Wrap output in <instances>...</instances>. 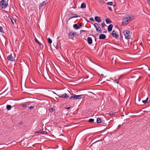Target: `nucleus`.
Masks as SVG:
<instances>
[{
	"mask_svg": "<svg viewBox=\"0 0 150 150\" xmlns=\"http://www.w3.org/2000/svg\"><path fill=\"white\" fill-rule=\"evenodd\" d=\"M54 109H55L54 108H50L49 109V111L50 112H52L54 111Z\"/></svg>",
	"mask_w": 150,
	"mask_h": 150,
	"instance_id": "c756f323",
	"label": "nucleus"
},
{
	"mask_svg": "<svg viewBox=\"0 0 150 150\" xmlns=\"http://www.w3.org/2000/svg\"><path fill=\"white\" fill-rule=\"evenodd\" d=\"M93 25L97 31H98L100 33H102L101 29L98 23H95L93 24Z\"/></svg>",
	"mask_w": 150,
	"mask_h": 150,
	"instance_id": "39448f33",
	"label": "nucleus"
},
{
	"mask_svg": "<svg viewBox=\"0 0 150 150\" xmlns=\"http://www.w3.org/2000/svg\"><path fill=\"white\" fill-rule=\"evenodd\" d=\"M99 2L100 4L102 5L104 4L105 3V2L103 0H99Z\"/></svg>",
	"mask_w": 150,
	"mask_h": 150,
	"instance_id": "a878e982",
	"label": "nucleus"
},
{
	"mask_svg": "<svg viewBox=\"0 0 150 150\" xmlns=\"http://www.w3.org/2000/svg\"><path fill=\"white\" fill-rule=\"evenodd\" d=\"M121 77V76H120V77H119L117 79L113 80L114 82L115 83H117V84H119V81H120V78Z\"/></svg>",
	"mask_w": 150,
	"mask_h": 150,
	"instance_id": "f3484780",
	"label": "nucleus"
},
{
	"mask_svg": "<svg viewBox=\"0 0 150 150\" xmlns=\"http://www.w3.org/2000/svg\"><path fill=\"white\" fill-rule=\"evenodd\" d=\"M96 121L98 123H101L102 121L100 118H98L97 119Z\"/></svg>",
	"mask_w": 150,
	"mask_h": 150,
	"instance_id": "412c9836",
	"label": "nucleus"
},
{
	"mask_svg": "<svg viewBox=\"0 0 150 150\" xmlns=\"http://www.w3.org/2000/svg\"><path fill=\"white\" fill-rule=\"evenodd\" d=\"M87 41L88 44H91L92 43V40L91 37H88Z\"/></svg>",
	"mask_w": 150,
	"mask_h": 150,
	"instance_id": "f8f14e48",
	"label": "nucleus"
},
{
	"mask_svg": "<svg viewBox=\"0 0 150 150\" xmlns=\"http://www.w3.org/2000/svg\"><path fill=\"white\" fill-rule=\"evenodd\" d=\"M89 20L91 21H93L94 19L93 18H89Z\"/></svg>",
	"mask_w": 150,
	"mask_h": 150,
	"instance_id": "ea45409f",
	"label": "nucleus"
},
{
	"mask_svg": "<svg viewBox=\"0 0 150 150\" xmlns=\"http://www.w3.org/2000/svg\"><path fill=\"white\" fill-rule=\"evenodd\" d=\"M73 27L74 29L76 30H78L79 28V26L77 24H74Z\"/></svg>",
	"mask_w": 150,
	"mask_h": 150,
	"instance_id": "aec40b11",
	"label": "nucleus"
},
{
	"mask_svg": "<svg viewBox=\"0 0 150 150\" xmlns=\"http://www.w3.org/2000/svg\"><path fill=\"white\" fill-rule=\"evenodd\" d=\"M78 17V15H77L76 14L72 13L71 14V18L69 19H70L72 18H77Z\"/></svg>",
	"mask_w": 150,
	"mask_h": 150,
	"instance_id": "2eb2a0df",
	"label": "nucleus"
},
{
	"mask_svg": "<svg viewBox=\"0 0 150 150\" xmlns=\"http://www.w3.org/2000/svg\"><path fill=\"white\" fill-rule=\"evenodd\" d=\"M77 95H74L71 96L69 98V99H77Z\"/></svg>",
	"mask_w": 150,
	"mask_h": 150,
	"instance_id": "4468645a",
	"label": "nucleus"
},
{
	"mask_svg": "<svg viewBox=\"0 0 150 150\" xmlns=\"http://www.w3.org/2000/svg\"><path fill=\"white\" fill-rule=\"evenodd\" d=\"M35 108V106H31L29 107V109H33Z\"/></svg>",
	"mask_w": 150,
	"mask_h": 150,
	"instance_id": "e433bc0d",
	"label": "nucleus"
},
{
	"mask_svg": "<svg viewBox=\"0 0 150 150\" xmlns=\"http://www.w3.org/2000/svg\"><path fill=\"white\" fill-rule=\"evenodd\" d=\"M35 42L40 46H41V45H42V44L41 43H40L38 40L36 38H35Z\"/></svg>",
	"mask_w": 150,
	"mask_h": 150,
	"instance_id": "4be33fe9",
	"label": "nucleus"
},
{
	"mask_svg": "<svg viewBox=\"0 0 150 150\" xmlns=\"http://www.w3.org/2000/svg\"><path fill=\"white\" fill-rule=\"evenodd\" d=\"M106 37L105 35L103 34L100 35L99 36V38L100 40H103L105 39Z\"/></svg>",
	"mask_w": 150,
	"mask_h": 150,
	"instance_id": "9d476101",
	"label": "nucleus"
},
{
	"mask_svg": "<svg viewBox=\"0 0 150 150\" xmlns=\"http://www.w3.org/2000/svg\"><path fill=\"white\" fill-rule=\"evenodd\" d=\"M11 106L10 105H8L6 106V109L8 110H10L11 109Z\"/></svg>",
	"mask_w": 150,
	"mask_h": 150,
	"instance_id": "b1692460",
	"label": "nucleus"
},
{
	"mask_svg": "<svg viewBox=\"0 0 150 150\" xmlns=\"http://www.w3.org/2000/svg\"><path fill=\"white\" fill-rule=\"evenodd\" d=\"M112 35L113 37L116 39L119 36L118 35L116 31L115 30L112 31Z\"/></svg>",
	"mask_w": 150,
	"mask_h": 150,
	"instance_id": "1a4fd4ad",
	"label": "nucleus"
},
{
	"mask_svg": "<svg viewBox=\"0 0 150 150\" xmlns=\"http://www.w3.org/2000/svg\"><path fill=\"white\" fill-rule=\"evenodd\" d=\"M42 132V131H41V130H39L38 132V133H41V132Z\"/></svg>",
	"mask_w": 150,
	"mask_h": 150,
	"instance_id": "a18cd8bd",
	"label": "nucleus"
},
{
	"mask_svg": "<svg viewBox=\"0 0 150 150\" xmlns=\"http://www.w3.org/2000/svg\"><path fill=\"white\" fill-rule=\"evenodd\" d=\"M133 17V16L130 14L125 15L123 19L122 25L123 26L126 25L129 23V22L132 20Z\"/></svg>",
	"mask_w": 150,
	"mask_h": 150,
	"instance_id": "f257e3e1",
	"label": "nucleus"
},
{
	"mask_svg": "<svg viewBox=\"0 0 150 150\" xmlns=\"http://www.w3.org/2000/svg\"><path fill=\"white\" fill-rule=\"evenodd\" d=\"M53 92L54 94L56 95L59 97L61 98L67 99L69 97V96L67 95L66 93H65L63 94H60L59 95H58L54 92Z\"/></svg>",
	"mask_w": 150,
	"mask_h": 150,
	"instance_id": "20e7f679",
	"label": "nucleus"
},
{
	"mask_svg": "<svg viewBox=\"0 0 150 150\" xmlns=\"http://www.w3.org/2000/svg\"><path fill=\"white\" fill-rule=\"evenodd\" d=\"M10 19L11 21V23H12V24H14V22H13V21L12 20V19L11 18H10Z\"/></svg>",
	"mask_w": 150,
	"mask_h": 150,
	"instance_id": "37998d69",
	"label": "nucleus"
},
{
	"mask_svg": "<svg viewBox=\"0 0 150 150\" xmlns=\"http://www.w3.org/2000/svg\"><path fill=\"white\" fill-rule=\"evenodd\" d=\"M113 27L112 25V24H110L109 25L108 27V31L110 32L111 31L112 28Z\"/></svg>",
	"mask_w": 150,
	"mask_h": 150,
	"instance_id": "ddd939ff",
	"label": "nucleus"
},
{
	"mask_svg": "<svg viewBox=\"0 0 150 150\" xmlns=\"http://www.w3.org/2000/svg\"><path fill=\"white\" fill-rule=\"evenodd\" d=\"M47 41L49 43L51 44L52 43V40L50 38H48L47 39Z\"/></svg>",
	"mask_w": 150,
	"mask_h": 150,
	"instance_id": "473e14b6",
	"label": "nucleus"
},
{
	"mask_svg": "<svg viewBox=\"0 0 150 150\" xmlns=\"http://www.w3.org/2000/svg\"><path fill=\"white\" fill-rule=\"evenodd\" d=\"M0 32L1 33H4V32L3 29L2 27L0 26Z\"/></svg>",
	"mask_w": 150,
	"mask_h": 150,
	"instance_id": "72a5a7b5",
	"label": "nucleus"
},
{
	"mask_svg": "<svg viewBox=\"0 0 150 150\" xmlns=\"http://www.w3.org/2000/svg\"><path fill=\"white\" fill-rule=\"evenodd\" d=\"M101 75H102V76H103V74H101Z\"/></svg>",
	"mask_w": 150,
	"mask_h": 150,
	"instance_id": "de8ad7c7",
	"label": "nucleus"
},
{
	"mask_svg": "<svg viewBox=\"0 0 150 150\" xmlns=\"http://www.w3.org/2000/svg\"><path fill=\"white\" fill-rule=\"evenodd\" d=\"M115 61H116L115 59H114L113 57H112V63H113V62H114L115 63Z\"/></svg>",
	"mask_w": 150,
	"mask_h": 150,
	"instance_id": "c9c22d12",
	"label": "nucleus"
},
{
	"mask_svg": "<svg viewBox=\"0 0 150 150\" xmlns=\"http://www.w3.org/2000/svg\"><path fill=\"white\" fill-rule=\"evenodd\" d=\"M148 99L149 98L148 97H147L146 100H143L142 102L144 104H145L147 103Z\"/></svg>",
	"mask_w": 150,
	"mask_h": 150,
	"instance_id": "5701e85b",
	"label": "nucleus"
},
{
	"mask_svg": "<svg viewBox=\"0 0 150 150\" xmlns=\"http://www.w3.org/2000/svg\"><path fill=\"white\" fill-rule=\"evenodd\" d=\"M116 113L115 112H110L108 114L110 116H113L115 115V114Z\"/></svg>",
	"mask_w": 150,
	"mask_h": 150,
	"instance_id": "bb28decb",
	"label": "nucleus"
},
{
	"mask_svg": "<svg viewBox=\"0 0 150 150\" xmlns=\"http://www.w3.org/2000/svg\"><path fill=\"white\" fill-rule=\"evenodd\" d=\"M46 4V3L45 1H43L42 3H40L39 5V7L40 8H42V6L44 5H45Z\"/></svg>",
	"mask_w": 150,
	"mask_h": 150,
	"instance_id": "dca6fc26",
	"label": "nucleus"
},
{
	"mask_svg": "<svg viewBox=\"0 0 150 150\" xmlns=\"http://www.w3.org/2000/svg\"><path fill=\"white\" fill-rule=\"evenodd\" d=\"M86 95H83V94L80 95V99L85 98V96H86Z\"/></svg>",
	"mask_w": 150,
	"mask_h": 150,
	"instance_id": "c85d7f7f",
	"label": "nucleus"
},
{
	"mask_svg": "<svg viewBox=\"0 0 150 150\" xmlns=\"http://www.w3.org/2000/svg\"><path fill=\"white\" fill-rule=\"evenodd\" d=\"M41 133L42 134H47V132L46 131H42L41 132Z\"/></svg>",
	"mask_w": 150,
	"mask_h": 150,
	"instance_id": "4c0bfd02",
	"label": "nucleus"
},
{
	"mask_svg": "<svg viewBox=\"0 0 150 150\" xmlns=\"http://www.w3.org/2000/svg\"><path fill=\"white\" fill-rule=\"evenodd\" d=\"M94 121V120L93 119H90L88 121V122L90 123L93 122Z\"/></svg>",
	"mask_w": 150,
	"mask_h": 150,
	"instance_id": "cd10ccee",
	"label": "nucleus"
},
{
	"mask_svg": "<svg viewBox=\"0 0 150 150\" xmlns=\"http://www.w3.org/2000/svg\"><path fill=\"white\" fill-rule=\"evenodd\" d=\"M86 7V4L84 2L82 3L81 6V8H85Z\"/></svg>",
	"mask_w": 150,
	"mask_h": 150,
	"instance_id": "a211bd4d",
	"label": "nucleus"
},
{
	"mask_svg": "<svg viewBox=\"0 0 150 150\" xmlns=\"http://www.w3.org/2000/svg\"><path fill=\"white\" fill-rule=\"evenodd\" d=\"M70 108V107H67V109H69Z\"/></svg>",
	"mask_w": 150,
	"mask_h": 150,
	"instance_id": "49530a36",
	"label": "nucleus"
},
{
	"mask_svg": "<svg viewBox=\"0 0 150 150\" xmlns=\"http://www.w3.org/2000/svg\"><path fill=\"white\" fill-rule=\"evenodd\" d=\"M76 33L74 32H71L69 33V37L70 39H72L74 35H76Z\"/></svg>",
	"mask_w": 150,
	"mask_h": 150,
	"instance_id": "423d86ee",
	"label": "nucleus"
},
{
	"mask_svg": "<svg viewBox=\"0 0 150 150\" xmlns=\"http://www.w3.org/2000/svg\"><path fill=\"white\" fill-rule=\"evenodd\" d=\"M21 105L23 107H25L27 106V105L25 103H24L22 104Z\"/></svg>",
	"mask_w": 150,
	"mask_h": 150,
	"instance_id": "f704fd0d",
	"label": "nucleus"
},
{
	"mask_svg": "<svg viewBox=\"0 0 150 150\" xmlns=\"http://www.w3.org/2000/svg\"><path fill=\"white\" fill-rule=\"evenodd\" d=\"M108 8L109 9L110 11H112V9L109 6Z\"/></svg>",
	"mask_w": 150,
	"mask_h": 150,
	"instance_id": "a19ab883",
	"label": "nucleus"
},
{
	"mask_svg": "<svg viewBox=\"0 0 150 150\" xmlns=\"http://www.w3.org/2000/svg\"><path fill=\"white\" fill-rule=\"evenodd\" d=\"M95 20L98 23H100L101 21V19L98 16H96L95 17Z\"/></svg>",
	"mask_w": 150,
	"mask_h": 150,
	"instance_id": "9b49d317",
	"label": "nucleus"
},
{
	"mask_svg": "<svg viewBox=\"0 0 150 150\" xmlns=\"http://www.w3.org/2000/svg\"><path fill=\"white\" fill-rule=\"evenodd\" d=\"M122 33L126 39L129 40L131 38L132 33L130 31L127 30H123L122 31Z\"/></svg>",
	"mask_w": 150,
	"mask_h": 150,
	"instance_id": "f03ea898",
	"label": "nucleus"
},
{
	"mask_svg": "<svg viewBox=\"0 0 150 150\" xmlns=\"http://www.w3.org/2000/svg\"><path fill=\"white\" fill-rule=\"evenodd\" d=\"M113 3L112 1L108 2L107 3V4L109 5H112Z\"/></svg>",
	"mask_w": 150,
	"mask_h": 150,
	"instance_id": "2f4dec72",
	"label": "nucleus"
},
{
	"mask_svg": "<svg viewBox=\"0 0 150 150\" xmlns=\"http://www.w3.org/2000/svg\"><path fill=\"white\" fill-rule=\"evenodd\" d=\"M80 95H77V99H80Z\"/></svg>",
	"mask_w": 150,
	"mask_h": 150,
	"instance_id": "58836bf2",
	"label": "nucleus"
},
{
	"mask_svg": "<svg viewBox=\"0 0 150 150\" xmlns=\"http://www.w3.org/2000/svg\"><path fill=\"white\" fill-rule=\"evenodd\" d=\"M7 59L9 61H13L15 60V58L11 54L8 56Z\"/></svg>",
	"mask_w": 150,
	"mask_h": 150,
	"instance_id": "6e6552de",
	"label": "nucleus"
},
{
	"mask_svg": "<svg viewBox=\"0 0 150 150\" xmlns=\"http://www.w3.org/2000/svg\"><path fill=\"white\" fill-rule=\"evenodd\" d=\"M82 23H81L79 24V25L80 27H81L82 25Z\"/></svg>",
	"mask_w": 150,
	"mask_h": 150,
	"instance_id": "c03bdc74",
	"label": "nucleus"
},
{
	"mask_svg": "<svg viewBox=\"0 0 150 150\" xmlns=\"http://www.w3.org/2000/svg\"><path fill=\"white\" fill-rule=\"evenodd\" d=\"M101 25L103 28H105V27L106 26L104 22L102 23Z\"/></svg>",
	"mask_w": 150,
	"mask_h": 150,
	"instance_id": "7c9ffc66",
	"label": "nucleus"
},
{
	"mask_svg": "<svg viewBox=\"0 0 150 150\" xmlns=\"http://www.w3.org/2000/svg\"><path fill=\"white\" fill-rule=\"evenodd\" d=\"M105 22L107 24L110 23L112 21L109 18H107L105 20Z\"/></svg>",
	"mask_w": 150,
	"mask_h": 150,
	"instance_id": "6ab92c4d",
	"label": "nucleus"
},
{
	"mask_svg": "<svg viewBox=\"0 0 150 150\" xmlns=\"http://www.w3.org/2000/svg\"><path fill=\"white\" fill-rule=\"evenodd\" d=\"M81 31L82 32H85V33H88V32L86 30H82Z\"/></svg>",
	"mask_w": 150,
	"mask_h": 150,
	"instance_id": "79ce46f5",
	"label": "nucleus"
},
{
	"mask_svg": "<svg viewBox=\"0 0 150 150\" xmlns=\"http://www.w3.org/2000/svg\"><path fill=\"white\" fill-rule=\"evenodd\" d=\"M43 76L45 79L48 81H50V78L47 72H45V74H44Z\"/></svg>",
	"mask_w": 150,
	"mask_h": 150,
	"instance_id": "0eeeda50",
	"label": "nucleus"
},
{
	"mask_svg": "<svg viewBox=\"0 0 150 150\" xmlns=\"http://www.w3.org/2000/svg\"><path fill=\"white\" fill-rule=\"evenodd\" d=\"M54 46L56 48V49H58L59 48L58 45L57 43H55L54 44Z\"/></svg>",
	"mask_w": 150,
	"mask_h": 150,
	"instance_id": "393cba45",
	"label": "nucleus"
},
{
	"mask_svg": "<svg viewBox=\"0 0 150 150\" xmlns=\"http://www.w3.org/2000/svg\"><path fill=\"white\" fill-rule=\"evenodd\" d=\"M8 3L6 0H2L0 1V6L2 8H5L7 7Z\"/></svg>",
	"mask_w": 150,
	"mask_h": 150,
	"instance_id": "7ed1b4c3",
	"label": "nucleus"
}]
</instances>
